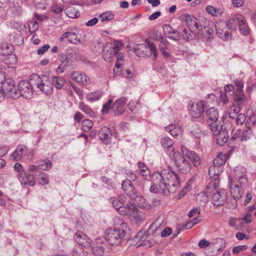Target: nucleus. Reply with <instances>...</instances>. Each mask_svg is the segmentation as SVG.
<instances>
[{"label": "nucleus", "instance_id": "obj_1", "mask_svg": "<svg viewBox=\"0 0 256 256\" xmlns=\"http://www.w3.org/2000/svg\"><path fill=\"white\" fill-rule=\"evenodd\" d=\"M153 184L150 186L151 192H162L164 195L174 193L180 188L178 176L169 168L160 172H154L152 174Z\"/></svg>", "mask_w": 256, "mask_h": 256}, {"label": "nucleus", "instance_id": "obj_2", "mask_svg": "<svg viewBox=\"0 0 256 256\" xmlns=\"http://www.w3.org/2000/svg\"><path fill=\"white\" fill-rule=\"evenodd\" d=\"M181 152L180 154H177L174 158L175 164L180 172L186 174L191 169V164L187 158L194 166L200 164V158L194 152L188 150L186 147L182 146L181 147Z\"/></svg>", "mask_w": 256, "mask_h": 256}, {"label": "nucleus", "instance_id": "obj_3", "mask_svg": "<svg viewBox=\"0 0 256 256\" xmlns=\"http://www.w3.org/2000/svg\"><path fill=\"white\" fill-rule=\"evenodd\" d=\"M119 228H110L105 232V238L106 241L111 245L118 246L126 236V232L123 228L126 227V224L122 222Z\"/></svg>", "mask_w": 256, "mask_h": 256}, {"label": "nucleus", "instance_id": "obj_4", "mask_svg": "<svg viewBox=\"0 0 256 256\" xmlns=\"http://www.w3.org/2000/svg\"><path fill=\"white\" fill-rule=\"evenodd\" d=\"M206 120L212 132L218 134L220 125L218 124L219 117L218 109L212 107L206 111Z\"/></svg>", "mask_w": 256, "mask_h": 256}, {"label": "nucleus", "instance_id": "obj_5", "mask_svg": "<svg viewBox=\"0 0 256 256\" xmlns=\"http://www.w3.org/2000/svg\"><path fill=\"white\" fill-rule=\"evenodd\" d=\"M234 178H230V182L239 184L242 188H246L248 181L246 168L240 166H236L234 168Z\"/></svg>", "mask_w": 256, "mask_h": 256}, {"label": "nucleus", "instance_id": "obj_6", "mask_svg": "<svg viewBox=\"0 0 256 256\" xmlns=\"http://www.w3.org/2000/svg\"><path fill=\"white\" fill-rule=\"evenodd\" d=\"M33 156L32 150L24 145L18 146L12 155V158L16 161L22 158L30 161L32 159Z\"/></svg>", "mask_w": 256, "mask_h": 256}, {"label": "nucleus", "instance_id": "obj_7", "mask_svg": "<svg viewBox=\"0 0 256 256\" xmlns=\"http://www.w3.org/2000/svg\"><path fill=\"white\" fill-rule=\"evenodd\" d=\"M4 94L8 97L17 99L20 96L19 88L18 90L14 80L7 79L2 84Z\"/></svg>", "mask_w": 256, "mask_h": 256}, {"label": "nucleus", "instance_id": "obj_8", "mask_svg": "<svg viewBox=\"0 0 256 256\" xmlns=\"http://www.w3.org/2000/svg\"><path fill=\"white\" fill-rule=\"evenodd\" d=\"M122 189L125 192L126 194L132 200H134L136 202L138 200H144L138 196V194L134 191V190L132 186V183L130 180H124L123 181L122 184ZM142 208H146V204L140 205V204L136 202Z\"/></svg>", "mask_w": 256, "mask_h": 256}, {"label": "nucleus", "instance_id": "obj_9", "mask_svg": "<svg viewBox=\"0 0 256 256\" xmlns=\"http://www.w3.org/2000/svg\"><path fill=\"white\" fill-rule=\"evenodd\" d=\"M32 84V80L31 82L27 80H22L19 82L18 87L22 96L27 99H30L32 98L34 91Z\"/></svg>", "mask_w": 256, "mask_h": 256}, {"label": "nucleus", "instance_id": "obj_10", "mask_svg": "<svg viewBox=\"0 0 256 256\" xmlns=\"http://www.w3.org/2000/svg\"><path fill=\"white\" fill-rule=\"evenodd\" d=\"M34 85L42 92L46 95L50 94L52 92V84L48 80L47 78L42 80L38 77L35 81Z\"/></svg>", "mask_w": 256, "mask_h": 256}, {"label": "nucleus", "instance_id": "obj_11", "mask_svg": "<svg viewBox=\"0 0 256 256\" xmlns=\"http://www.w3.org/2000/svg\"><path fill=\"white\" fill-rule=\"evenodd\" d=\"M160 42L158 48L162 55L166 58L170 56V44L168 41L162 34L156 36L154 39Z\"/></svg>", "mask_w": 256, "mask_h": 256}, {"label": "nucleus", "instance_id": "obj_12", "mask_svg": "<svg viewBox=\"0 0 256 256\" xmlns=\"http://www.w3.org/2000/svg\"><path fill=\"white\" fill-rule=\"evenodd\" d=\"M205 106L206 102L202 100L192 103L190 105V116L196 118L200 117L204 112Z\"/></svg>", "mask_w": 256, "mask_h": 256}, {"label": "nucleus", "instance_id": "obj_13", "mask_svg": "<svg viewBox=\"0 0 256 256\" xmlns=\"http://www.w3.org/2000/svg\"><path fill=\"white\" fill-rule=\"evenodd\" d=\"M181 20L185 22L188 28L193 31L202 29V26L199 24L197 18L192 16L182 15L181 16Z\"/></svg>", "mask_w": 256, "mask_h": 256}, {"label": "nucleus", "instance_id": "obj_14", "mask_svg": "<svg viewBox=\"0 0 256 256\" xmlns=\"http://www.w3.org/2000/svg\"><path fill=\"white\" fill-rule=\"evenodd\" d=\"M228 198L226 190L222 189L214 193L212 197V203L216 207L223 205Z\"/></svg>", "mask_w": 256, "mask_h": 256}, {"label": "nucleus", "instance_id": "obj_15", "mask_svg": "<svg viewBox=\"0 0 256 256\" xmlns=\"http://www.w3.org/2000/svg\"><path fill=\"white\" fill-rule=\"evenodd\" d=\"M244 20V16L240 14H236L230 18L226 22L224 23V27H226L228 30H235L237 26H239L240 22Z\"/></svg>", "mask_w": 256, "mask_h": 256}, {"label": "nucleus", "instance_id": "obj_16", "mask_svg": "<svg viewBox=\"0 0 256 256\" xmlns=\"http://www.w3.org/2000/svg\"><path fill=\"white\" fill-rule=\"evenodd\" d=\"M162 146L164 148L167 154L170 156H172L175 154L174 148V142L168 137L162 138L160 140Z\"/></svg>", "mask_w": 256, "mask_h": 256}, {"label": "nucleus", "instance_id": "obj_17", "mask_svg": "<svg viewBox=\"0 0 256 256\" xmlns=\"http://www.w3.org/2000/svg\"><path fill=\"white\" fill-rule=\"evenodd\" d=\"M74 239L77 243L83 246L90 247L91 246V240L82 232H77L74 236Z\"/></svg>", "mask_w": 256, "mask_h": 256}, {"label": "nucleus", "instance_id": "obj_18", "mask_svg": "<svg viewBox=\"0 0 256 256\" xmlns=\"http://www.w3.org/2000/svg\"><path fill=\"white\" fill-rule=\"evenodd\" d=\"M130 220L139 223L143 222L145 219V214L142 211L138 210L136 206L133 204V208L129 214L128 216Z\"/></svg>", "mask_w": 256, "mask_h": 256}, {"label": "nucleus", "instance_id": "obj_19", "mask_svg": "<svg viewBox=\"0 0 256 256\" xmlns=\"http://www.w3.org/2000/svg\"><path fill=\"white\" fill-rule=\"evenodd\" d=\"M240 185L238 184L230 182V192L232 196L235 200H239L241 198L243 194V189Z\"/></svg>", "mask_w": 256, "mask_h": 256}, {"label": "nucleus", "instance_id": "obj_20", "mask_svg": "<svg viewBox=\"0 0 256 256\" xmlns=\"http://www.w3.org/2000/svg\"><path fill=\"white\" fill-rule=\"evenodd\" d=\"M163 30L167 38L176 41L180 39V34L179 32L173 29L170 25H164L163 26Z\"/></svg>", "mask_w": 256, "mask_h": 256}, {"label": "nucleus", "instance_id": "obj_21", "mask_svg": "<svg viewBox=\"0 0 256 256\" xmlns=\"http://www.w3.org/2000/svg\"><path fill=\"white\" fill-rule=\"evenodd\" d=\"M70 77L76 82L81 83L83 84H87L90 82V78L84 74L81 73L77 71H74L71 72Z\"/></svg>", "mask_w": 256, "mask_h": 256}, {"label": "nucleus", "instance_id": "obj_22", "mask_svg": "<svg viewBox=\"0 0 256 256\" xmlns=\"http://www.w3.org/2000/svg\"><path fill=\"white\" fill-rule=\"evenodd\" d=\"M233 104L240 108L246 106L248 103L246 96L240 90L236 91L235 92Z\"/></svg>", "mask_w": 256, "mask_h": 256}, {"label": "nucleus", "instance_id": "obj_23", "mask_svg": "<svg viewBox=\"0 0 256 256\" xmlns=\"http://www.w3.org/2000/svg\"><path fill=\"white\" fill-rule=\"evenodd\" d=\"M115 54L114 50L112 48V44L108 42L104 46L102 50V56L106 61L111 62Z\"/></svg>", "mask_w": 256, "mask_h": 256}, {"label": "nucleus", "instance_id": "obj_24", "mask_svg": "<svg viewBox=\"0 0 256 256\" xmlns=\"http://www.w3.org/2000/svg\"><path fill=\"white\" fill-rule=\"evenodd\" d=\"M128 100L124 97H122L116 100L113 104V108L115 115L120 116L124 112V106Z\"/></svg>", "mask_w": 256, "mask_h": 256}, {"label": "nucleus", "instance_id": "obj_25", "mask_svg": "<svg viewBox=\"0 0 256 256\" xmlns=\"http://www.w3.org/2000/svg\"><path fill=\"white\" fill-rule=\"evenodd\" d=\"M212 180L208 183V186L206 187V191L202 192L201 194H199L198 196H200L201 194L204 195V200H206L208 198V196H206V194H210L214 190H216V188L219 186L220 184V179L216 178H211Z\"/></svg>", "mask_w": 256, "mask_h": 256}, {"label": "nucleus", "instance_id": "obj_26", "mask_svg": "<svg viewBox=\"0 0 256 256\" xmlns=\"http://www.w3.org/2000/svg\"><path fill=\"white\" fill-rule=\"evenodd\" d=\"M146 50L147 57L153 56L154 59L157 58L158 52L155 44L148 40H146Z\"/></svg>", "mask_w": 256, "mask_h": 256}, {"label": "nucleus", "instance_id": "obj_27", "mask_svg": "<svg viewBox=\"0 0 256 256\" xmlns=\"http://www.w3.org/2000/svg\"><path fill=\"white\" fill-rule=\"evenodd\" d=\"M18 178L22 184L30 186L35 184L34 176L30 174H27L25 172H22L21 174H18Z\"/></svg>", "mask_w": 256, "mask_h": 256}, {"label": "nucleus", "instance_id": "obj_28", "mask_svg": "<svg viewBox=\"0 0 256 256\" xmlns=\"http://www.w3.org/2000/svg\"><path fill=\"white\" fill-rule=\"evenodd\" d=\"M100 138L105 144H108L110 142V138L112 133L110 129L106 126L102 128L99 132Z\"/></svg>", "mask_w": 256, "mask_h": 256}, {"label": "nucleus", "instance_id": "obj_29", "mask_svg": "<svg viewBox=\"0 0 256 256\" xmlns=\"http://www.w3.org/2000/svg\"><path fill=\"white\" fill-rule=\"evenodd\" d=\"M226 27L224 26V23H222L220 27L216 28V34L220 38L228 40L231 38V32Z\"/></svg>", "mask_w": 256, "mask_h": 256}, {"label": "nucleus", "instance_id": "obj_30", "mask_svg": "<svg viewBox=\"0 0 256 256\" xmlns=\"http://www.w3.org/2000/svg\"><path fill=\"white\" fill-rule=\"evenodd\" d=\"M218 131V134L214 133V132H212V133L214 136H217L216 139L217 144L220 146H222L224 144L228 141V136L226 132L222 131L221 126H220V128Z\"/></svg>", "mask_w": 256, "mask_h": 256}, {"label": "nucleus", "instance_id": "obj_31", "mask_svg": "<svg viewBox=\"0 0 256 256\" xmlns=\"http://www.w3.org/2000/svg\"><path fill=\"white\" fill-rule=\"evenodd\" d=\"M165 130L174 137H178L182 134V128L176 124H170L166 126Z\"/></svg>", "mask_w": 256, "mask_h": 256}, {"label": "nucleus", "instance_id": "obj_32", "mask_svg": "<svg viewBox=\"0 0 256 256\" xmlns=\"http://www.w3.org/2000/svg\"><path fill=\"white\" fill-rule=\"evenodd\" d=\"M222 172V167L214 165L210 166L208 170V174L210 178L219 179V176Z\"/></svg>", "mask_w": 256, "mask_h": 256}, {"label": "nucleus", "instance_id": "obj_33", "mask_svg": "<svg viewBox=\"0 0 256 256\" xmlns=\"http://www.w3.org/2000/svg\"><path fill=\"white\" fill-rule=\"evenodd\" d=\"M14 48L10 44L2 43L0 44V54L8 56L12 54Z\"/></svg>", "mask_w": 256, "mask_h": 256}, {"label": "nucleus", "instance_id": "obj_34", "mask_svg": "<svg viewBox=\"0 0 256 256\" xmlns=\"http://www.w3.org/2000/svg\"><path fill=\"white\" fill-rule=\"evenodd\" d=\"M65 13L68 17L72 18H77L80 16L79 11L73 6L66 8L65 10Z\"/></svg>", "mask_w": 256, "mask_h": 256}, {"label": "nucleus", "instance_id": "obj_35", "mask_svg": "<svg viewBox=\"0 0 256 256\" xmlns=\"http://www.w3.org/2000/svg\"><path fill=\"white\" fill-rule=\"evenodd\" d=\"M132 208L133 204H128L126 206H124L122 204L120 207L117 208L116 210L120 215H128L129 216V214Z\"/></svg>", "mask_w": 256, "mask_h": 256}, {"label": "nucleus", "instance_id": "obj_36", "mask_svg": "<svg viewBox=\"0 0 256 256\" xmlns=\"http://www.w3.org/2000/svg\"><path fill=\"white\" fill-rule=\"evenodd\" d=\"M78 108L82 111L89 116L94 117L95 116L93 110L88 105L84 104V102H80L79 103Z\"/></svg>", "mask_w": 256, "mask_h": 256}, {"label": "nucleus", "instance_id": "obj_37", "mask_svg": "<svg viewBox=\"0 0 256 256\" xmlns=\"http://www.w3.org/2000/svg\"><path fill=\"white\" fill-rule=\"evenodd\" d=\"M66 82V80L61 76H53L52 83L57 89H61Z\"/></svg>", "mask_w": 256, "mask_h": 256}, {"label": "nucleus", "instance_id": "obj_38", "mask_svg": "<svg viewBox=\"0 0 256 256\" xmlns=\"http://www.w3.org/2000/svg\"><path fill=\"white\" fill-rule=\"evenodd\" d=\"M136 54L140 57H147L146 52V44H142L137 46L134 48Z\"/></svg>", "mask_w": 256, "mask_h": 256}, {"label": "nucleus", "instance_id": "obj_39", "mask_svg": "<svg viewBox=\"0 0 256 256\" xmlns=\"http://www.w3.org/2000/svg\"><path fill=\"white\" fill-rule=\"evenodd\" d=\"M181 36L184 40L190 41L194 38L195 34L193 32V30L188 28H184L181 32Z\"/></svg>", "mask_w": 256, "mask_h": 256}, {"label": "nucleus", "instance_id": "obj_40", "mask_svg": "<svg viewBox=\"0 0 256 256\" xmlns=\"http://www.w3.org/2000/svg\"><path fill=\"white\" fill-rule=\"evenodd\" d=\"M226 162V156L222 152H219L213 160V164L221 167Z\"/></svg>", "mask_w": 256, "mask_h": 256}, {"label": "nucleus", "instance_id": "obj_41", "mask_svg": "<svg viewBox=\"0 0 256 256\" xmlns=\"http://www.w3.org/2000/svg\"><path fill=\"white\" fill-rule=\"evenodd\" d=\"M206 10L209 14L216 17L220 16L223 13V11L221 8H216L210 5L206 7Z\"/></svg>", "mask_w": 256, "mask_h": 256}, {"label": "nucleus", "instance_id": "obj_42", "mask_svg": "<svg viewBox=\"0 0 256 256\" xmlns=\"http://www.w3.org/2000/svg\"><path fill=\"white\" fill-rule=\"evenodd\" d=\"M99 18L102 22L110 21L114 18V14L110 11H107L99 15Z\"/></svg>", "mask_w": 256, "mask_h": 256}, {"label": "nucleus", "instance_id": "obj_43", "mask_svg": "<svg viewBox=\"0 0 256 256\" xmlns=\"http://www.w3.org/2000/svg\"><path fill=\"white\" fill-rule=\"evenodd\" d=\"M38 164L40 168L44 170H48L52 168V162L48 160H40L38 162Z\"/></svg>", "mask_w": 256, "mask_h": 256}, {"label": "nucleus", "instance_id": "obj_44", "mask_svg": "<svg viewBox=\"0 0 256 256\" xmlns=\"http://www.w3.org/2000/svg\"><path fill=\"white\" fill-rule=\"evenodd\" d=\"M138 167L141 174L143 177H147L150 175V172L146 165L142 162H139L138 164Z\"/></svg>", "mask_w": 256, "mask_h": 256}, {"label": "nucleus", "instance_id": "obj_45", "mask_svg": "<svg viewBox=\"0 0 256 256\" xmlns=\"http://www.w3.org/2000/svg\"><path fill=\"white\" fill-rule=\"evenodd\" d=\"M102 94L99 92H90L86 94V98L88 101L90 102H94V101L98 100L101 97Z\"/></svg>", "mask_w": 256, "mask_h": 256}, {"label": "nucleus", "instance_id": "obj_46", "mask_svg": "<svg viewBox=\"0 0 256 256\" xmlns=\"http://www.w3.org/2000/svg\"><path fill=\"white\" fill-rule=\"evenodd\" d=\"M246 128L244 130L240 136V140H248L252 135V130L248 126V121L246 123Z\"/></svg>", "mask_w": 256, "mask_h": 256}, {"label": "nucleus", "instance_id": "obj_47", "mask_svg": "<svg viewBox=\"0 0 256 256\" xmlns=\"http://www.w3.org/2000/svg\"><path fill=\"white\" fill-rule=\"evenodd\" d=\"M240 112V108L232 105L228 110V113L231 118H235Z\"/></svg>", "mask_w": 256, "mask_h": 256}, {"label": "nucleus", "instance_id": "obj_48", "mask_svg": "<svg viewBox=\"0 0 256 256\" xmlns=\"http://www.w3.org/2000/svg\"><path fill=\"white\" fill-rule=\"evenodd\" d=\"M93 122L89 119H85L82 121V129L84 132H88L93 126Z\"/></svg>", "mask_w": 256, "mask_h": 256}, {"label": "nucleus", "instance_id": "obj_49", "mask_svg": "<svg viewBox=\"0 0 256 256\" xmlns=\"http://www.w3.org/2000/svg\"><path fill=\"white\" fill-rule=\"evenodd\" d=\"M238 26L240 32L242 34L246 36L249 33V28H248L246 20L244 18V22H240Z\"/></svg>", "mask_w": 256, "mask_h": 256}, {"label": "nucleus", "instance_id": "obj_50", "mask_svg": "<svg viewBox=\"0 0 256 256\" xmlns=\"http://www.w3.org/2000/svg\"><path fill=\"white\" fill-rule=\"evenodd\" d=\"M129 177L131 180H132L133 181L136 180V184H138V186L140 188H144V184L146 182V178H142L141 180L138 181L136 180V174H134L132 172L130 173V175L129 176Z\"/></svg>", "mask_w": 256, "mask_h": 256}, {"label": "nucleus", "instance_id": "obj_51", "mask_svg": "<svg viewBox=\"0 0 256 256\" xmlns=\"http://www.w3.org/2000/svg\"><path fill=\"white\" fill-rule=\"evenodd\" d=\"M28 26L30 32H34L38 29L39 26L38 22L34 20L28 22Z\"/></svg>", "mask_w": 256, "mask_h": 256}, {"label": "nucleus", "instance_id": "obj_52", "mask_svg": "<svg viewBox=\"0 0 256 256\" xmlns=\"http://www.w3.org/2000/svg\"><path fill=\"white\" fill-rule=\"evenodd\" d=\"M60 64L67 68L69 66V63L70 61V59L68 56L64 54H61L60 55Z\"/></svg>", "mask_w": 256, "mask_h": 256}, {"label": "nucleus", "instance_id": "obj_53", "mask_svg": "<svg viewBox=\"0 0 256 256\" xmlns=\"http://www.w3.org/2000/svg\"><path fill=\"white\" fill-rule=\"evenodd\" d=\"M114 56L116 57V62L115 66L116 68L119 69L120 68L122 65L120 61L124 60V54L119 51L116 52Z\"/></svg>", "mask_w": 256, "mask_h": 256}, {"label": "nucleus", "instance_id": "obj_54", "mask_svg": "<svg viewBox=\"0 0 256 256\" xmlns=\"http://www.w3.org/2000/svg\"><path fill=\"white\" fill-rule=\"evenodd\" d=\"M128 108L132 112H136L140 108V106L138 102L132 100L128 103Z\"/></svg>", "mask_w": 256, "mask_h": 256}, {"label": "nucleus", "instance_id": "obj_55", "mask_svg": "<svg viewBox=\"0 0 256 256\" xmlns=\"http://www.w3.org/2000/svg\"><path fill=\"white\" fill-rule=\"evenodd\" d=\"M113 101L112 99H109L108 101L103 104L102 110V112L103 114H107L108 110L112 108V104Z\"/></svg>", "mask_w": 256, "mask_h": 256}, {"label": "nucleus", "instance_id": "obj_56", "mask_svg": "<svg viewBox=\"0 0 256 256\" xmlns=\"http://www.w3.org/2000/svg\"><path fill=\"white\" fill-rule=\"evenodd\" d=\"M8 58L4 60V62L6 64H14L17 62L16 57L14 54H11L8 56Z\"/></svg>", "mask_w": 256, "mask_h": 256}, {"label": "nucleus", "instance_id": "obj_57", "mask_svg": "<svg viewBox=\"0 0 256 256\" xmlns=\"http://www.w3.org/2000/svg\"><path fill=\"white\" fill-rule=\"evenodd\" d=\"M92 251L96 256H102L104 253V248L102 246H96L92 248Z\"/></svg>", "mask_w": 256, "mask_h": 256}, {"label": "nucleus", "instance_id": "obj_58", "mask_svg": "<svg viewBox=\"0 0 256 256\" xmlns=\"http://www.w3.org/2000/svg\"><path fill=\"white\" fill-rule=\"evenodd\" d=\"M85 252H86L83 250L82 247L78 246H75L73 248L72 254L73 256H82V254Z\"/></svg>", "mask_w": 256, "mask_h": 256}, {"label": "nucleus", "instance_id": "obj_59", "mask_svg": "<svg viewBox=\"0 0 256 256\" xmlns=\"http://www.w3.org/2000/svg\"><path fill=\"white\" fill-rule=\"evenodd\" d=\"M248 248L246 245L238 246L232 248V252L234 254H238L241 252L246 250Z\"/></svg>", "mask_w": 256, "mask_h": 256}, {"label": "nucleus", "instance_id": "obj_60", "mask_svg": "<svg viewBox=\"0 0 256 256\" xmlns=\"http://www.w3.org/2000/svg\"><path fill=\"white\" fill-rule=\"evenodd\" d=\"M236 118V124L240 125H242L246 122V120L245 114L242 113L238 114Z\"/></svg>", "mask_w": 256, "mask_h": 256}, {"label": "nucleus", "instance_id": "obj_61", "mask_svg": "<svg viewBox=\"0 0 256 256\" xmlns=\"http://www.w3.org/2000/svg\"><path fill=\"white\" fill-rule=\"evenodd\" d=\"M72 88L76 92V93L79 96V98L80 100H82L84 98V92L83 90L78 88L74 84H71Z\"/></svg>", "mask_w": 256, "mask_h": 256}, {"label": "nucleus", "instance_id": "obj_62", "mask_svg": "<svg viewBox=\"0 0 256 256\" xmlns=\"http://www.w3.org/2000/svg\"><path fill=\"white\" fill-rule=\"evenodd\" d=\"M114 45L112 44V48L114 50V52H119L123 44L121 41L114 40Z\"/></svg>", "mask_w": 256, "mask_h": 256}, {"label": "nucleus", "instance_id": "obj_63", "mask_svg": "<svg viewBox=\"0 0 256 256\" xmlns=\"http://www.w3.org/2000/svg\"><path fill=\"white\" fill-rule=\"evenodd\" d=\"M191 132L197 138H200L201 136V132L196 125L193 126Z\"/></svg>", "mask_w": 256, "mask_h": 256}, {"label": "nucleus", "instance_id": "obj_64", "mask_svg": "<svg viewBox=\"0 0 256 256\" xmlns=\"http://www.w3.org/2000/svg\"><path fill=\"white\" fill-rule=\"evenodd\" d=\"M122 200H120L118 198H114L112 200V202L114 206V207L117 210V208L120 207L122 204Z\"/></svg>", "mask_w": 256, "mask_h": 256}]
</instances>
